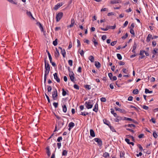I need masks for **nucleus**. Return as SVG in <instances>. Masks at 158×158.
Wrapping results in <instances>:
<instances>
[{
    "label": "nucleus",
    "mask_w": 158,
    "mask_h": 158,
    "mask_svg": "<svg viewBox=\"0 0 158 158\" xmlns=\"http://www.w3.org/2000/svg\"><path fill=\"white\" fill-rule=\"evenodd\" d=\"M45 69L44 76V82L45 83L46 80L47 76L50 70L49 65L48 63H46V60L45 61Z\"/></svg>",
    "instance_id": "1"
},
{
    "label": "nucleus",
    "mask_w": 158,
    "mask_h": 158,
    "mask_svg": "<svg viewBox=\"0 0 158 158\" xmlns=\"http://www.w3.org/2000/svg\"><path fill=\"white\" fill-rule=\"evenodd\" d=\"M93 101L92 100H90L86 102L85 103V106L87 109L91 108L93 106Z\"/></svg>",
    "instance_id": "2"
},
{
    "label": "nucleus",
    "mask_w": 158,
    "mask_h": 158,
    "mask_svg": "<svg viewBox=\"0 0 158 158\" xmlns=\"http://www.w3.org/2000/svg\"><path fill=\"white\" fill-rule=\"evenodd\" d=\"M63 15V13L62 12L59 13L56 16V21L57 22H59L61 19Z\"/></svg>",
    "instance_id": "3"
},
{
    "label": "nucleus",
    "mask_w": 158,
    "mask_h": 158,
    "mask_svg": "<svg viewBox=\"0 0 158 158\" xmlns=\"http://www.w3.org/2000/svg\"><path fill=\"white\" fill-rule=\"evenodd\" d=\"M52 96L54 100H56L57 98V91L56 89H55L52 92Z\"/></svg>",
    "instance_id": "4"
},
{
    "label": "nucleus",
    "mask_w": 158,
    "mask_h": 158,
    "mask_svg": "<svg viewBox=\"0 0 158 158\" xmlns=\"http://www.w3.org/2000/svg\"><path fill=\"white\" fill-rule=\"evenodd\" d=\"M94 140L98 144L100 147L102 146V141L101 140L98 138H95L94 139Z\"/></svg>",
    "instance_id": "5"
},
{
    "label": "nucleus",
    "mask_w": 158,
    "mask_h": 158,
    "mask_svg": "<svg viewBox=\"0 0 158 158\" xmlns=\"http://www.w3.org/2000/svg\"><path fill=\"white\" fill-rule=\"evenodd\" d=\"M70 79L71 81H74L75 80V78L74 77V74L73 72H70L69 74Z\"/></svg>",
    "instance_id": "6"
},
{
    "label": "nucleus",
    "mask_w": 158,
    "mask_h": 158,
    "mask_svg": "<svg viewBox=\"0 0 158 158\" xmlns=\"http://www.w3.org/2000/svg\"><path fill=\"white\" fill-rule=\"evenodd\" d=\"M54 79L56 80V81L58 82H60V80L58 77L57 75V73H55L53 74Z\"/></svg>",
    "instance_id": "7"
},
{
    "label": "nucleus",
    "mask_w": 158,
    "mask_h": 158,
    "mask_svg": "<svg viewBox=\"0 0 158 158\" xmlns=\"http://www.w3.org/2000/svg\"><path fill=\"white\" fill-rule=\"evenodd\" d=\"M115 109L116 110L118 111L121 113H122L124 114L126 113V111L124 109H121L118 107H115Z\"/></svg>",
    "instance_id": "8"
},
{
    "label": "nucleus",
    "mask_w": 158,
    "mask_h": 158,
    "mask_svg": "<svg viewBox=\"0 0 158 158\" xmlns=\"http://www.w3.org/2000/svg\"><path fill=\"white\" fill-rule=\"evenodd\" d=\"M121 0H113L110 1L111 3L112 4L119 3H121Z\"/></svg>",
    "instance_id": "9"
},
{
    "label": "nucleus",
    "mask_w": 158,
    "mask_h": 158,
    "mask_svg": "<svg viewBox=\"0 0 158 158\" xmlns=\"http://www.w3.org/2000/svg\"><path fill=\"white\" fill-rule=\"evenodd\" d=\"M98 109V105L97 103L95 104L94 106V108L93 109V110L96 112H97Z\"/></svg>",
    "instance_id": "10"
},
{
    "label": "nucleus",
    "mask_w": 158,
    "mask_h": 158,
    "mask_svg": "<svg viewBox=\"0 0 158 158\" xmlns=\"http://www.w3.org/2000/svg\"><path fill=\"white\" fill-rule=\"evenodd\" d=\"M152 35L149 34L148 35L146 39V41L147 42H149L152 39Z\"/></svg>",
    "instance_id": "11"
},
{
    "label": "nucleus",
    "mask_w": 158,
    "mask_h": 158,
    "mask_svg": "<svg viewBox=\"0 0 158 158\" xmlns=\"http://www.w3.org/2000/svg\"><path fill=\"white\" fill-rule=\"evenodd\" d=\"M62 5V3H58L57 5L55 6L54 7V9L55 10H57Z\"/></svg>",
    "instance_id": "12"
},
{
    "label": "nucleus",
    "mask_w": 158,
    "mask_h": 158,
    "mask_svg": "<svg viewBox=\"0 0 158 158\" xmlns=\"http://www.w3.org/2000/svg\"><path fill=\"white\" fill-rule=\"evenodd\" d=\"M103 122L105 124L108 125L109 127H110V122L109 121H108V120H107L106 119H103Z\"/></svg>",
    "instance_id": "13"
},
{
    "label": "nucleus",
    "mask_w": 158,
    "mask_h": 158,
    "mask_svg": "<svg viewBox=\"0 0 158 158\" xmlns=\"http://www.w3.org/2000/svg\"><path fill=\"white\" fill-rule=\"evenodd\" d=\"M95 65L97 68H99L101 67L100 64L98 61H95Z\"/></svg>",
    "instance_id": "14"
},
{
    "label": "nucleus",
    "mask_w": 158,
    "mask_h": 158,
    "mask_svg": "<svg viewBox=\"0 0 158 158\" xmlns=\"http://www.w3.org/2000/svg\"><path fill=\"white\" fill-rule=\"evenodd\" d=\"M90 135L92 137H94L95 136L94 131L92 129H90Z\"/></svg>",
    "instance_id": "15"
},
{
    "label": "nucleus",
    "mask_w": 158,
    "mask_h": 158,
    "mask_svg": "<svg viewBox=\"0 0 158 158\" xmlns=\"http://www.w3.org/2000/svg\"><path fill=\"white\" fill-rule=\"evenodd\" d=\"M89 59L91 62H94V57L92 56H90L88 57Z\"/></svg>",
    "instance_id": "16"
},
{
    "label": "nucleus",
    "mask_w": 158,
    "mask_h": 158,
    "mask_svg": "<svg viewBox=\"0 0 158 158\" xmlns=\"http://www.w3.org/2000/svg\"><path fill=\"white\" fill-rule=\"evenodd\" d=\"M152 52L153 54H156L158 53V49L156 48H154Z\"/></svg>",
    "instance_id": "17"
},
{
    "label": "nucleus",
    "mask_w": 158,
    "mask_h": 158,
    "mask_svg": "<svg viewBox=\"0 0 158 158\" xmlns=\"http://www.w3.org/2000/svg\"><path fill=\"white\" fill-rule=\"evenodd\" d=\"M47 150V153L48 156H50L51 155V153L50 151L49 148L48 147H47L46 148Z\"/></svg>",
    "instance_id": "18"
},
{
    "label": "nucleus",
    "mask_w": 158,
    "mask_h": 158,
    "mask_svg": "<svg viewBox=\"0 0 158 158\" xmlns=\"http://www.w3.org/2000/svg\"><path fill=\"white\" fill-rule=\"evenodd\" d=\"M61 53L63 57L64 58L66 56V52L64 49L61 51Z\"/></svg>",
    "instance_id": "19"
},
{
    "label": "nucleus",
    "mask_w": 158,
    "mask_h": 158,
    "mask_svg": "<svg viewBox=\"0 0 158 158\" xmlns=\"http://www.w3.org/2000/svg\"><path fill=\"white\" fill-rule=\"evenodd\" d=\"M63 110L64 113H66L67 111V108L65 105H64L62 106Z\"/></svg>",
    "instance_id": "20"
},
{
    "label": "nucleus",
    "mask_w": 158,
    "mask_h": 158,
    "mask_svg": "<svg viewBox=\"0 0 158 158\" xmlns=\"http://www.w3.org/2000/svg\"><path fill=\"white\" fill-rule=\"evenodd\" d=\"M145 52V51L141 50L140 52L139 55H140L143 56L141 58H143L144 57V56L143 55H144V53Z\"/></svg>",
    "instance_id": "21"
},
{
    "label": "nucleus",
    "mask_w": 158,
    "mask_h": 158,
    "mask_svg": "<svg viewBox=\"0 0 158 158\" xmlns=\"http://www.w3.org/2000/svg\"><path fill=\"white\" fill-rule=\"evenodd\" d=\"M37 24L39 26L41 31H43V28L41 24L40 23H37Z\"/></svg>",
    "instance_id": "22"
},
{
    "label": "nucleus",
    "mask_w": 158,
    "mask_h": 158,
    "mask_svg": "<svg viewBox=\"0 0 158 158\" xmlns=\"http://www.w3.org/2000/svg\"><path fill=\"white\" fill-rule=\"evenodd\" d=\"M92 41L94 43L95 46H96L98 45V43L97 42L96 39L94 38L92 39Z\"/></svg>",
    "instance_id": "23"
},
{
    "label": "nucleus",
    "mask_w": 158,
    "mask_h": 158,
    "mask_svg": "<svg viewBox=\"0 0 158 158\" xmlns=\"http://www.w3.org/2000/svg\"><path fill=\"white\" fill-rule=\"evenodd\" d=\"M74 126V123L72 122L70 123L69 124V127L72 128H73Z\"/></svg>",
    "instance_id": "24"
},
{
    "label": "nucleus",
    "mask_w": 158,
    "mask_h": 158,
    "mask_svg": "<svg viewBox=\"0 0 158 158\" xmlns=\"http://www.w3.org/2000/svg\"><path fill=\"white\" fill-rule=\"evenodd\" d=\"M110 26H107L106 27V28H101L100 29L103 30V31H107L109 29H110Z\"/></svg>",
    "instance_id": "25"
},
{
    "label": "nucleus",
    "mask_w": 158,
    "mask_h": 158,
    "mask_svg": "<svg viewBox=\"0 0 158 158\" xmlns=\"http://www.w3.org/2000/svg\"><path fill=\"white\" fill-rule=\"evenodd\" d=\"M103 156L104 157L106 158L109 156V155L108 153L107 152H105L103 154Z\"/></svg>",
    "instance_id": "26"
},
{
    "label": "nucleus",
    "mask_w": 158,
    "mask_h": 158,
    "mask_svg": "<svg viewBox=\"0 0 158 158\" xmlns=\"http://www.w3.org/2000/svg\"><path fill=\"white\" fill-rule=\"evenodd\" d=\"M135 127V125L133 124H129L127 125H125V127Z\"/></svg>",
    "instance_id": "27"
},
{
    "label": "nucleus",
    "mask_w": 158,
    "mask_h": 158,
    "mask_svg": "<svg viewBox=\"0 0 158 158\" xmlns=\"http://www.w3.org/2000/svg\"><path fill=\"white\" fill-rule=\"evenodd\" d=\"M54 55L55 58L57 59L60 56V53L59 52H55Z\"/></svg>",
    "instance_id": "28"
},
{
    "label": "nucleus",
    "mask_w": 158,
    "mask_h": 158,
    "mask_svg": "<svg viewBox=\"0 0 158 158\" xmlns=\"http://www.w3.org/2000/svg\"><path fill=\"white\" fill-rule=\"evenodd\" d=\"M57 41L58 40L57 39H56V40L53 42V44L55 46H56L57 44Z\"/></svg>",
    "instance_id": "29"
},
{
    "label": "nucleus",
    "mask_w": 158,
    "mask_h": 158,
    "mask_svg": "<svg viewBox=\"0 0 158 158\" xmlns=\"http://www.w3.org/2000/svg\"><path fill=\"white\" fill-rule=\"evenodd\" d=\"M125 155V153L123 151H121L120 152V158L123 157Z\"/></svg>",
    "instance_id": "30"
},
{
    "label": "nucleus",
    "mask_w": 158,
    "mask_h": 158,
    "mask_svg": "<svg viewBox=\"0 0 158 158\" xmlns=\"http://www.w3.org/2000/svg\"><path fill=\"white\" fill-rule=\"evenodd\" d=\"M117 56L118 59L121 60L122 59V57L120 54L118 53L117 54Z\"/></svg>",
    "instance_id": "31"
},
{
    "label": "nucleus",
    "mask_w": 158,
    "mask_h": 158,
    "mask_svg": "<svg viewBox=\"0 0 158 158\" xmlns=\"http://www.w3.org/2000/svg\"><path fill=\"white\" fill-rule=\"evenodd\" d=\"M88 114L89 113L88 112H81L80 114L83 116H86L88 115Z\"/></svg>",
    "instance_id": "32"
},
{
    "label": "nucleus",
    "mask_w": 158,
    "mask_h": 158,
    "mask_svg": "<svg viewBox=\"0 0 158 158\" xmlns=\"http://www.w3.org/2000/svg\"><path fill=\"white\" fill-rule=\"evenodd\" d=\"M145 92L146 94L147 93H151L152 92V91H149V90L148 89H145Z\"/></svg>",
    "instance_id": "33"
},
{
    "label": "nucleus",
    "mask_w": 158,
    "mask_h": 158,
    "mask_svg": "<svg viewBox=\"0 0 158 158\" xmlns=\"http://www.w3.org/2000/svg\"><path fill=\"white\" fill-rule=\"evenodd\" d=\"M85 87L88 90H89L91 89V86L89 85H85Z\"/></svg>",
    "instance_id": "34"
},
{
    "label": "nucleus",
    "mask_w": 158,
    "mask_h": 158,
    "mask_svg": "<svg viewBox=\"0 0 158 158\" xmlns=\"http://www.w3.org/2000/svg\"><path fill=\"white\" fill-rule=\"evenodd\" d=\"M67 151L66 150H64L62 153L63 156H66L67 155Z\"/></svg>",
    "instance_id": "35"
},
{
    "label": "nucleus",
    "mask_w": 158,
    "mask_h": 158,
    "mask_svg": "<svg viewBox=\"0 0 158 158\" xmlns=\"http://www.w3.org/2000/svg\"><path fill=\"white\" fill-rule=\"evenodd\" d=\"M113 115L114 116L116 117L117 118H120V120H122V118L121 117H119V116H118L117 114L116 113H114V114Z\"/></svg>",
    "instance_id": "36"
},
{
    "label": "nucleus",
    "mask_w": 158,
    "mask_h": 158,
    "mask_svg": "<svg viewBox=\"0 0 158 158\" xmlns=\"http://www.w3.org/2000/svg\"><path fill=\"white\" fill-rule=\"evenodd\" d=\"M138 92L139 91L138 89H134L133 91V93L134 94H138Z\"/></svg>",
    "instance_id": "37"
},
{
    "label": "nucleus",
    "mask_w": 158,
    "mask_h": 158,
    "mask_svg": "<svg viewBox=\"0 0 158 158\" xmlns=\"http://www.w3.org/2000/svg\"><path fill=\"white\" fill-rule=\"evenodd\" d=\"M27 14L28 15L31 16L34 19L33 17L32 16V14L30 11H27Z\"/></svg>",
    "instance_id": "38"
},
{
    "label": "nucleus",
    "mask_w": 158,
    "mask_h": 158,
    "mask_svg": "<svg viewBox=\"0 0 158 158\" xmlns=\"http://www.w3.org/2000/svg\"><path fill=\"white\" fill-rule=\"evenodd\" d=\"M100 100L101 102H106V99L105 98H102L100 99Z\"/></svg>",
    "instance_id": "39"
},
{
    "label": "nucleus",
    "mask_w": 158,
    "mask_h": 158,
    "mask_svg": "<svg viewBox=\"0 0 158 158\" xmlns=\"http://www.w3.org/2000/svg\"><path fill=\"white\" fill-rule=\"evenodd\" d=\"M48 92H50L52 90V87L51 86L48 85Z\"/></svg>",
    "instance_id": "40"
},
{
    "label": "nucleus",
    "mask_w": 158,
    "mask_h": 158,
    "mask_svg": "<svg viewBox=\"0 0 158 158\" xmlns=\"http://www.w3.org/2000/svg\"><path fill=\"white\" fill-rule=\"evenodd\" d=\"M9 2L15 5H16L17 4V3L15 2L14 0H10Z\"/></svg>",
    "instance_id": "41"
},
{
    "label": "nucleus",
    "mask_w": 158,
    "mask_h": 158,
    "mask_svg": "<svg viewBox=\"0 0 158 158\" xmlns=\"http://www.w3.org/2000/svg\"><path fill=\"white\" fill-rule=\"evenodd\" d=\"M153 137L155 138H157L158 137V135L155 132H153Z\"/></svg>",
    "instance_id": "42"
},
{
    "label": "nucleus",
    "mask_w": 158,
    "mask_h": 158,
    "mask_svg": "<svg viewBox=\"0 0 158 158\" xmlns=\"http://www.w3.org/2000/svg\"><path fill=\"white\" fill-rule=\"evenodd\" d=\"M117 41H113L111 43V45L112 46H114L116 44V43H117Z\"/></svg>",
    "instance_id": "43"
},
{
    "label": "nucleus",
    "mask_w": 158,
    "mask_h": 158,
    "mask_svg": "<svg viewBox=\"0 0 158 158\" xmlns=\"http://www.w3.org/2000/svg\"><path fill=\"white\" fill-rule=\"evenodd\" d=\"M69 64L71 66H72L73 65V61L72 60H69L68 61Z\"/></svg>",
    "instance_id": "44"
},
{
    "label": "nucleus",
    "mask_w": 158,
    "mask_h": 158,
    "mask_svg": "<svg viewBox=\"0 0 158 158\" xmlns=\"http://www.w3.org/2000/svg\"><path fill=\"white\" fill-rule=\"evenodd\" d=\"M62 94L63 96H65L66 94V92L65 91L64 89H62Z\"/></svg>",
    "instance_id": "45"
},
{
    "label": "nucleus",
    "mask_w": 158,
    "mask_h": 158,
    "mask_svg": "<svg viewBox=\"0 0 158 158\" xmlns=\"http://www.w3.org/2000/svg\"><path fill=\"white\" fill-rule=\"evenodd\" d=\"M142 107L144 109L146 110H148L149 107L148 106H145V105H143V106H142Z\"/></svg>",
    "instance_id": "46"
},
{
    "label": "nucleus",
    "mask_w": 158,
    "mask_h": 158,
    "mask_svg": "<svg viewBox=\"0 0 158 158\" xmlns=\"http://www.w3.org/2000/svg\"><path fill=\"white\" fill-rule=\"evenodd\" d=\"M130 32L131 34L133 35H135L134 31V30L133 29H131Z\"/></svg>",
    "instance_id": "47"
},
{
    "label": "nucleus",
    "mask_w": 158,
    "mask_h": 158,
    "mask_svg": "<svg viewBox=\"0 0 158 158\" xmlns=\"http://www.w3.org/2000/svg\"><path fill=\"white\" fill-rule=\"evenodd\" d=\"M137 44L135 42H134V44L133 47V49H135L137 48Z\"/></svg>",
    "instance_id": "48"
},
{
    "label": "nucleus",
    "mask_w": 158,
    "mask_h": 158,
    "mask_svg": "<svg viewBox=\"0 0 158 158\" xmlns=\"http://www.w3.org/2000/svg\"><path fill=\"white\" fill-rule=\"evenodd\" d=\"M74 87L75 89L78 90L79 89V86L76 84L74 85Z\"/></svg>",
    "instance_id": "49"
},
{
    "label": "nucleus",
    "mask_w": 158,
    "mask_h": 158,
    "mask_svg": "<svg viewBox=\"0 0 158 158\" xmlns=\"http://www.w3.org/2000/svg\"><path fill=\"white\" fill-rule=\"evenodd\" d=\"M58 103L56 102H54L53 103V105L55 107V108H56L58 106Z\"/></svg>",
    "instance_id": "50"
},
{
    "label": "nucleus",
    "mask_w": 158,
    "mask_h": 158,
    "mask_svg": "<svg viewBox=\"0 0 158 158\" xmlns=\"http://www.w3.org/2000/svg\"><path fill=\"white\" fill-rule=\"evenodd\" d=\"M108 75L110 77V79L111 80L112 79V77L113 76L112 74L111 73H108Z\"/></svg>",
    "instance_id": "51"
},
{
    "label": "nucleus",
    "mask_w": 158,
    "mask_h": 158,
    "mask_svg": "<svg viewBox=\"0 0 158 158\" xmlns=\"http://www.w3.org/2000/svg\"><path fill=\"white\" fill-rule=\"evenodd\" d=\"M62 139V137L60 136L57 139V141L58 142H60Z\"/></svg>",
    "instance_id": "52"
},
{
    "label": "nucleus",
    "mask_w": 158,
    "mask_h": 158,
    "mask_svg": "<svg viewBox=\"0 0 158 158\" xmlns=\"http://www.w3.org/2000/svg\"><path fill=\"white\" fill-rule=\"evenodd\" d=\"M127 120L130 121H132L134 123H135L134 120L130 118H127Z\"/></svg>",
    "instance_id": "53"
},
{
    "label": "nucleus",
    "mask_w": 158,
    "mask_h": 158,
    "mask_svg": "<svg viewBox=\"0 0 158 158\" xmlns=\"http://www.w3.org/2000/svg\"><path fill=\"white\" fill-rule=\"evenodd\" d=\"M128 21H126L123 24L124 27H126L127 26V24H128Z\"/></svg>",
    "instance_id": "54"
},
{
    "label": "nucleus",
    "mask_w": 158,
    "mask_h": 158,
    "mask_svg": "<svg viewBox=\"0 0 158 158\" xmlns=\"http://www.w3.org/2000/svg\"><path fill=\"white\" fill-rule=\"evenodd\" d=\"M57 146L58 149H60L61 146V143H57Z\"/></svg>",
    "instance_id": "55"
},
{
    "label": "nucleus",
    "mask_w": 158,
    "mask_h": 158,
    "mask_svg": "<svg viewBox=\"0 0 158 158\" xmlns=\"http://www.w3.org/2000/svg\"><path fill=\"white\" fill-rule=\"evenodd\" d=\"M125 141L128 144H130V140L129 139L127 138L125 139Z\"/></svg>",
    "instance_id": "56"
},
{
    "label": "nucleus",
    "mask_w": 158,
    "mask_h": 158,
    "mask_svg": "<svg viewBox=\"0 0 158 158\" xmlns=\"http://www.w3.org/2000/svg\"><path fill=\"white\" fill-rule=\"evenodd\" d=\"M123 71L124 73H127L128 72V70L126 69H123Z\"/></svg>",
    "instance_id": "57"
},
{
    "label": "nucleus",
    "mask_w": 158,
    "mask_h": 158,
    "mask_svg": "<svg viewBox=\"0 0 158 158\" xmlns=\"http://www.w3.org/2000/svg\"><path fill=\"white\" fill-rule=\"evenodd\" d=\"M128 36V34H127V33H126L125 36H123L122 37V39H126V38H127V37Z\"/></svg>",
    "instance_id": "58"
},
{
    "label": "nucleus",
    "mask_w": 158,
    "mask_h": 158,
    "mask_svg": "<svg viewBox=\"0 0 158 158\" xmlns=\"http://www.w3.org/2000/svg\"><path fill=\"white\" fill-rule=\"evenodd\" d=\"M77 47L80 46L81 45V43L79 40L77 39Z\"/></svg>",
    "instance_id": "59"
},
{
    "label": "nucleus",
    "mask_w": 158,
    "mask_h": 158,
    "mask_svg": "<svg viewBox=\"0 0 158 158\" xmlns=\"http://www.w3.org/2000/svg\"><path fill=\"white\" fill-rule=\"evenodd\" d=\"M156 42L155 41H153L152 42V46L154 47L156 46Z\"/></svg>",
    "instance_id": "60"
},
{
    "label": "nucleus",
    "mask_w": 158,
    "mask_h": 158,
    "mask_svg": "<svg viewBox=\"0 0 158 158\" xmlns=\"http://www.w3.org/2000/svg\"><path fill=\"white\" fill-rule=\"evenodd\" d=\"M138 146L139 147V149L141 150V151H142L143 150V149L142 146L140 144H138Z\"/></svg>",
    "instance_id": "61"
},
{
    "label": "nucleus",
    "mask_w": 158,
    "mask_h": 158,
    "mask_svg": "<svg viewBox=\"0 0 158 158\" xmlns=\"http://www.w3.org/2000/svg\"><path fill=\"white\" fill-rule=\"evenodd\" d=\"M133 97L131 96L129 97L128 98V100L129 101H132L133 100Z\"/></svg>",
    "instance_id": "62"
},
{
    "label": "nucleus",
    "mask_w": 158,
    "mask_h": 158,
    "mask_svg": "<svg viewBox=\"0 0 158 158\" xmlns=\"http://www.w3.org/2000/svg\"><path fill=\"white\" fill-rule=\"evenodd\" d=\"M131 11H132V9L130 8H129V9H127L126 10V11L127 13L130 12Z\"/></svg>",
    "instance_id": "63"
},
{
    "label": "nucleus",
    "mask_w": 158,
    "mask_h": 158,
    "mask_svg": "<svg viewBox=\"0 0 158 158\" xmlns=\"http://www.w3.org/2000/svg\"><path fill=\"white\" fill-rule=\"evenodd\" d=\"M102 38L103 40H104L106 39V35H103L102 36Z\"/></svg>",
    "instance_id": "64"
}]
</instances>
